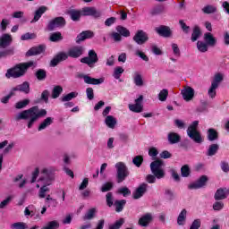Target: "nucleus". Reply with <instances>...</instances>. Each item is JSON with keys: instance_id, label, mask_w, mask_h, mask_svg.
Returning a JSON list of instances; mask_svg holds the SVG:
<instances>
[{"instance_id": "obj_1", "label": "nucleus", "mask_w": 229, "mask_h": 229, "mask_svg": "<svg viewBox=\"0 0 229 229\" xmlns=\"http://www.w3.org/2000/svg\"><path fill=\"white\" fill-rule=\"evenodd\" d=\"M56 169L54 166H45L43 168L38 169V167L31 173V175L29 179L30 183H35L37 189H39L38 198L43 199L46 198V192H49V185L53 184L55 182V173Z\"/></svg>"}, {"instance_id": "obj_2", "label": "nucleus", "mask_w": 229, "mask_h": 229, "mask_svg": "<svg viewBox=\"0 0 229 229\" xmlns=\"http://www.w3.org/2000/svg\"><path fill=\"white\" fill-rule=\"evenodd\" d=\"M47 114V111L46 109H38V106L30 107L28 110H24L21 113H18L14 115V121H22L29 119L28 128H32L33 124H35L36 121H38L39 117H44V115Z\"/></svg>"}, {"instance_id": "obj_3", "label": "nucleus", "mask_w": 229, "mask_h": 229, "mask_svg": "<svg viewBox=\"0 0 229 229\" xmlns=\"http://www.w3.org/2000/svg\"><path fill=\"white\" fill-rule=\"evenodd\" d=\"M85 53V47L83 46H75L68 50V53L61 52L56 55L53 60L50 62L52 67H56L57 64L67 60V58H80L81 55Z\"/></svg>"}, {"instance_id": "obj_4", "label": "nucleus", "mask_w": 229, "mask_h": 229, "mask_svg": "<svg viewBox=\"0 0 229 229\" xmlns=\"http://www.w3.org/2000/svg\"><path fill=\"white\" fill-rule=\"evenodd\" d=\"M164 161L162 159H157L150 164V171L152 174H148L145 178L148 183H156L157 179L162 180L165 178V170H164Z\"/></svg>"}, {"instance_id": "obj_5", "label": "nucleus", "mask_w": 229, "mask_h": 229, "mask_svg": "<svg viewBox=\"0 0 229 229\" xmlns=\"http://www.w3.org/2000/svg\"><path fill=\"white\" fill-rule=\"evenodd\" d=\"M33 65H35L33 61L16 64L14 67L7 70L5 77L8 79L21 78V76H24V74H26V71H28L30 67H33Z\"/></svg>"}, {"instance_id": "obj_6", "label": "nucleus", "mask_w": 229, "mask_h": 229, "mask_svg": "<svg viewBox=\"0 0 229 229\" xmlns=\"http://www.w3.org/2000/svg\"><path fill=\"white\" fill-rule=\"evenodd\" d=\"M198 124H199V121H194L188 126L187 135L195 142L196 144L203 143V137L201 136V132L198 131Z\"/></svg>"}, {"instance_id": "obj_7", "label": "nucleus", "mask_w": 229, "mask_h": 229, "mask_svg": "<svg viewBox=\"0 0 229 229\" xmlns=\"http://www.w3.org/2000/svg\"><path fill=\"white\" fill-rule=\"evenodd\" d=\"M114 167L116 169L117 183H123L130 176L128 166L123 162H118L114 165Z\"/></svg>"}, {"instance_id": "obj_8", "label": "nucleus", "mask_w": 229, "mask_h": 229, "mask_svg": "<svg viewBox=\"0 0 229 229\" xmlns=\"http://www.w3.org/2000/svg\"><path fill=\"white\" fill-rule=\"evenodd\" d=\"M225 80V74L223 73H216L213 77V81L211 82V86L208 90V96L211 98V99H214L216 96L217 89L219 88V85H221V82Z\"/></svg>"}, {"instance_id": "obj_9", "label": "nucleus", "mask_w": 229, "mask_h": 229, "mask_svg": "<svg viewBox=\"0 0 229 229\" xmlns=\"http://www.w3.org/2000/svg\"><path fill=\"white\" fill-rule=\"evenodd\" d=\"M144 97L140 95L137 99L134 100V104H129V110L134 112V114H140L144 110Z\"/></svg>"}, {"instance_id": "obj_10", "label": "nucleus", "mask_w": 229, "mask_h": 229, "mask_svg": "<svg viewBox=\"0 0 229 229\" xmlns=\"http://www.w3.org/2000/svg\"><path fill=\"white\" fill-rule=\"evenodd\" d=\"M15 146V143L11 142L8 144V140H4L0 143V149H4L3 154H0V171L3 169V158L4 155H8L12 149H13V147Z\"/></svg>"}, {"instance_id": "obj_11", "label": "nucleus", "mask_w": 229, "mask_h": 229, "mask_svg": "<svg viewBox=\"0 0 229 229\" xmlns=\"http://www.w3.org/2000/svg\"><path fill=\"white\" fill-rule=\"evenodd\" d=\"M65 26V19L64 17H56L52 19L47 24L48 31H53L56 28H64Z\"/></svg>"}, {"instance_id": "obj_12", "label": "nucleus", "mask_w": 229, "mask_h": 229, "mask_svg": "<svg viewBox=\"0 0 229 229\" xmlns=\"http://www.w3.org/2000/svg\"><path fill=\"white\" fill-rule=\"evenodd\" d=\"M98 54L94 50H89L88 56L81 59V64H87L89 67H92V64H98Z\"/></svg>"}, {"instance_id": "obj_13", "label": "nucleus", "mask_w": 229, "mask_h": 229, "mask_svg": "<svg viewBox=\"0 0 229 229\" xmlns=\"http://www.w3.org/2000/svg\"><path fill=\"white\" fill-rule=\"evenodd\" d=\"M81 15L84 17L90 16L95 19H99L101 17V11L96 9L95 7H84L81 9Z\"/></svg>"}, {"instance_id": "obj_14", "label": "nucleus", "mask_w": 229, "mask_h": 229, "mask_svg": "<svg viewBox=\"0 0 229 229\" xmlns=\"http://www.w3.org/2000/svg\"><path fill=\"white\" fill-rule=\"evenodd\" d=\"M149 38L148 37V34L144 32V30H140L136 32V34L133 37L134 42L136 44H139V46H142V44H146Z\"/></svg>"}, {"instance_id": "obj_15", "label": "nucleus", "mask_w": 229, "mask_h": 229, "mask_svg": "<svg viewBox=\"0 0 229 229\" xmlns=\"http://www.w3.org/2000/svg\"><path fill=\"white\" fill-rule=\"evenodd\" d=\"M157 35H160V37H164L165 38H169L171 35H173V31L171 30V28L161 25L155 29Z\"/></svg>"}, {"instance_id": "obj_16", "label": "nucleus", "mask_w": 229, "mask_h": 229, "mask_svg": "<svg viewBox=\"0 0 229 229\" xmlns=\"http://www.w3.org/2000/svg\"><path fill=\"white\" fill-rule=\"evenodd\" d=\"M80 78H82L84 83L88 85H101V83H105V78L96 79L89 75H81Z\"/></svg>"}, {"instance_id": "obj_17", "label": "nucleus", "mask_w": 229, "mask_h": 229, "mask_svg": "<svg viewBox=\"0 0 229 229\" xmlns=\"http://www.w3.org/2000/svg\"><path fill=\"white\" fill-rule=\"evenodd\" d=\"M181 94H182L184 101L189 102V101H192V99H194V89H192L190 86L184 87V89H182Z\"/></svg>"}, {"instance_id": "obj_18", "label": "nucleus", "mask_w": 229, "mask_h": 229, "mask_svg": "<svg viewBox=\"0 0 229 229\" xmlns=\"http://www.w3.org/2000/svg\"><path fill=\"white\" fill-rule=\"evenodd\" d=\"M148 191V183L143 182L141 183L136 191L132 193L134 199H139L144 196V193Z\"/></svg>"}, {"instance_id": "obj_19", "label": "nucleus", "mask_w": 229, "mask_h": 229, "mask_svg": "<svg viewBox=\"0 0 229 229\" xmlns=\"http://www.w3.org/2000/svg\"><path fill=\"white\" fill-rule=\"evenodd\" d=\"M207 182H208L207 175H202L195 182L190 184L189 189H201V187H205V185H207Z\"/></svg>"}, {"instance_id": "obj_20", "label": "nucleus", "mask_w": 229, "mask_h": 229, "mask_svg": "<svg viewBox=\"0 0 229 229\" xmlns=\"http://www.w3.org/2000/svg\"><path fill=\"white\" fill-rule=\"evenodd\" d=\"M12 35L10 34H3L0 38V48L5 49V47H8L10 44L13 42Z\"/></svg>"}, {"instance_id": "obj_21", "label": "nucleus", "mask_w": 229, "mask_h": 229, "mask_svg": "<svg viewBox=\"0 0 229 229\" xmlns=\"http://www.w3.org/2000/svg\"><path fill=\"white\" fill-rule=\"evenodd\" d=\"M12 92H24V94H30V82L25 81L22 84H20L13 88Z\"/></svg>"}, {"instance_id": "obj_22", "label": "nucleus", "mask_w": 229, "mask_h": 229, "mask_svg": "<svg viewBox=\"0 0 229 229\" xmlns=\"http://www.w3.org/2000/svg\"><path fill=\"white\" fill-rule=\"evenodd\" d=\"M204 41L208 46H209V47H215L216 44H217V39L210 32L204 34Z\"/></svg>"}, {"instance_id": "obj_23", "label": "nucleus", "mask_w": 229, "mask_h": 229, "mask_svg": "<svg viewBox=\"0 0 229 229\" xmlns=\"http://www.w3.org/2000/svg\"><path fill=\"white\" fill-rule=\"evenodd\" d=\"M46 51V47L43 45H40L38 47H34L30 48L27 53V56H35L37 55H41V53H44Z\"/></svg>"}, {"instance_id": "obj_24", "label": "nucleus", "mask_w": 229, "mask_h": 229, "mask_svg": "<svg viewBox=\"0 0 229 229\" xmlns=\"http://www.w3.org/2000/svg\"><path fill=\"white\" fill-rule=\"evenodd\" d=\"M92 37H94V32L90 30L82 31L77 36L76 43L80 44L81 42H83V40H87V38H92Z\"/></svg>"}, {"instance_id": "obj_25", "label": "nucleus", "mask_w": 229, "mask_h": 229, "mask_svg": "<svg viewBox=\"0 0 229 229\" xmlns=\"http://www.w3.org/2000/svg\"><path fill=\"white\" fill-rule=\"evenodd\" d=\"M153 221V215L147 213L139 219L140 226H148Z\"/></svg>"}, {"instance_id": "obj_26", "label": "nucleus", "mask_w": 229, "mask_h": 229, "mask_svg": "<svg viewBox=\"0 0 229 229\" xmlns=\"http://www.w3.org/2000/svg\"><path fill=\"white\" fill-rule=\"evenodd\" d=\"M46 12H47V7L46 6L39 7L34 13V18L30 21L31 24L35 22H38V21L40 20V17H42V15H44Z\"/></svg>"}, {"instance_id": "obj_27", "label": "nucleus", "mask_w": 229, "mask_h": 229, "mask_svg": "<svg viewBox=\"0 0 229 229\" xmlns=\"http://www.w3.org/2000/svg\"><path fill=\"white\" fill-rule=\"evenodd\" d=\"M133 83L136 87H144V79L140 72H134L132 75Z\"/></svg>"}, {"instance_id": "obj_28", "label": "nucleus", "mask_w": 229, "mask_h": 229, "mask_svg": "<svg viewBox=\"0 0 229 229\" xmlns=\"http://www.w3.org/2000/svg\"><path fill=\"white\" fill-rule=\"evenodd\" d=\"M55 118L53 117H47L41 123L39 124L38 130V131H42V130H46V128H49L51 124H53Z\"/></svg>"}, {"instance_id": "obj_29", "label": "nucleus", "mask_w": 229, "mask_h": 229, "mask_svg": "<svg viewBox=\"0 0 229 229\" xmlns=\"http://www.w3.org/2000/svg\"><path fill=\"white\" fill-rule=\"evenodd\" d=\"M167 140L170 144H178L182 140V137L176 132H170L168 133Z\"/></svg>"}, {"instance_id": "obj_30", "label": "nucleus", "mask_w": 229, "mask_h": 229, "mask_svg": "<svg viewBox=\"0 0 229 229\" xmlns=\"http://www.w3.org/2000/svg\"><path fill=\"white\" fill-rule=\"evenodd\" d=\"M105 123L107 128H111V130H114V128H115V125L117 124V119L113 115H107L105 119Z\"/></svg>"}, {"instance_id": "obj_31", "label": "nucleus", "mask_w": 229, "mask_h": 229, "mask_svg": "<svg viewBox=\"0 0 229 229\" xmlns=\"http://www.w3.org/2000/svg\"><path fill=\"white\" fill-rule=\"evenodd\" d=\"M207 137L208 140L210 142H214V140H217L219 139V134L217 133V131L216 129L210 128L207 131Z\"/></svg>"}, {"instance_id": "obj_32", "label": "nucleus", "mask_w": 229, "mask_h": 229, "mask_svg": "<svg viewBox=\"0 0 229 229\" xmlns=\"http://www.w3.org/2000/svg\"><path fill=\"white\" fill-rule=\"evenodd\" d=\"M96 208H92L88 210V212L82 216V221H92L94 217H96Z\"/></svg>"}, {"instance_id": "obj_33", "label": "nucleus", "mask_w": 229, "mask_h": 229, "mask_svg": "<svg viewBox=\"0 0 229 229\" xmlns=\"http://www.w3.org/2000/svg\"><path fill=\"white\" fill-rule=\"evenodd\" d=\"M187 220V209H182L177 217V225L179 226H183L185 221Z\"/></svg>"}, {"instance_id": "obj_34", "label": "nucleus", "mask_w": 229, "mask_h": 229, "mask_svg": "<svg viewBox=\"0 0 229 229\" xmlns=\"http://www.w3.org/2000/svg\"><path fill=\"white\" fill-rule=\"evenodd\" d=\"M217 151H219V145L218 144H211L207 151V156L208 157H214V155H216V153H217Z\"/></svg>"}, {"instance_id": "obj_35", "label": "nucleus", "mask_w": 229, "mask_h": 229, "mask_svg": "<svg viewBox=\"0 0 229 229\" xmlns=\"http://www.w3.org/2000/svg\"><path fill=\"white\" fill-rule=\"evenodd\" d=\"M197 49L199 53H207L208 51V45L205 41H198Z\"/></svg>"}, {"instance_id": "obj_36", "label": "nucleus", "mask_w": 229, "mask_h": 229, "mask_svg": "<svg viewBox=\"0 0 229 229\" xmlns=\"http://www.w3.org/2000/svg\"><path fill=\"white\" fill-rule=\"evenodd\" d=\"M64 92V89L62 86H55L52 90V98L56 99L57 98H60V94Z\"/></svg>"}, {"instance_id": "obj_37", "label": "nucleus", "mask_w": 229, "mask_h": 229, "mask_svg": "<svg viewBox=\"0 0 229 229\" xmlns=\"http://www.w3.org/2000/svg\"><path fill=\"white\" fill-rule=\"evenodd\" d=\"M199 37H201V30H199V27L195 26L191 34V42H196Z\"/></svg>"}, {"instance_id": "obj_38", "label": "nucleus", "mask_w": 229, "mask_h": 229, "mask_svg": "<svg viewBox=\"0 0 229 229\" xmlns=\"http://www.w3.org/2000/svg\"><path fill=\"white\" fill-rule=\"evenodd\" d=\"M58 228H60V223H58V221L56 220L50 221L47 224V225L42 227V229H58Z\"/></svg>"}, {"instance_id": "obj_39", "label": "nucleus", "mask_w": 229, "mask_h": 229, "mask_svg": "<svg viewBox=\"0 0 229 229\" xmlns=\"http://www.w3.org/2000/svg\"><path fill=\"white\" fill-rule=\"evenodd\" d=\"M24 216H26V217H33V216H35V206L30 205L27 208H25Z\"/></svg>"}, {"instance_id": "obj_40", "label": "nucleus", "mask_w": 229, "mask_h": 229, "mask_svg": "<svg viewBox=\"0 0 229 229\" xmlns=\"http://www.w3.org/2000/svg\"><path fill=\"white\" fill-rule=\"evenodd\" d=\"M202 12L203 13H216V12H217V7L214 6V5H206L202 8Z\"/></svg>"}, {"instance_id": "obj_41", "label": "nucleus", "mask_w": 229, "mask_h": 229, "mask_svg": "<svg viewBox=\"0 0 229 229\" xmlns=\"http://www.w3.org/2000/svg\"><path fill=\"white\" fill-rule=\"evenodd\" d=\"M125 205H126L125 199L116 200L114 202V207H115L116 212H123V208H124Z\"/></svg>"}, {"instance_id": "obj_42", "label": "nucleus", "mask_w": 229, "mask_h": 229, "mask_svg": "<svg viewBox=\"0 0 229 229\" xmlns=\"http://www.w3.org/2000/svg\"><path fill=\"white\" fill-rule=\"evenodd\" d=\"M215 199L216 201H219L221 199H226V193H225V191L222 189H219L215 193Z\"/></svg>"}, {"instance_id": "obj_43", "label": "nucleus", "mask_w": 229, "mask_h": 229, "mask_svg": "<svg viewBox=\"0 0 229 229\" xmlns=\"http://www.w3.org/2000/svg\"><path fill=\"white\" fill-rule=\"evenodd\" d=\"M167 96H169V90L166 89H162L159 94L157 95V98L159 101H167Z\"/></svg>"}, {"instance_id": "obj_44", "label": "nucleus", "mask_w": 229, "mask_h": 229, "mask_svg": "<svg viewBox=\"0 0 229 229\" xmlns=\"http://www.w3.org/2000/svg\"><path fill=\"white\" fill-rule=\"evenodd\" d=\"M74 98H78V92H71L65 96H64L61 98V101H63L64 103L67 102V101H71L72 99H74Z\"/></svg>"}, {"instance_id": "obj_45", "label": "nucleus", "mask_w": 229, "mask_h": 229, "mask_svg": "<svg viewBox=\"0 0 229 229\" xmlns=\"http://www.w3.org/2000/svg\"><path fill=\"white\" fill-rule=\"evenodd\" d=\"M116 31L123 37H130V30L123 26L116 27Z\"/></svg>"}, {"instance_id": "obj_46", "label": "nucleus", "mask_w": 229, "mask_h": 229, "mask_svg": "<svg viewBox=\"0 0 229 229\" xmlns=\"http://www.w3.org/2000/svg\"><path fill=\"white\" fill-rule=\"evenodd\" d=\"M72 21H80V17H81V11H71L70 12Z\"/></svg>"}, {"instance_id": "obj_47", "label": "nucleus", "mask_w": 229, "mask_h": 229, "mask_svg": "<svg viewBox=\"0 0 229 229\" xmlns=\"http://www.w3.org/2000/svg\"><path fill=\"white\" fill-rule=\"evenodd\" d=\"M181 174L183 178L189 177V175L191 174V168L187 165H184L181 168Z\"/></svg>"}, {"instance_id": "obj_48", "label": "nucleus", "mask_w": 229, "mask_h": 229, "mask_svg": "<svg viewBox=\"0 0 229 229\" xmlns=\"http://www.w3.org/2000/svg\"><path fill=\"white\" fill-rule=\"evenodd\" d=\"M47 76V73L46 72V70L43 69H39L36 72V77L38 78V80H39L40 81H42V80H46V77Z\"/></svg>"}, {"instance_id": "obj_49", "label": "nucleus", "mask_w": 229, "mask_h": 229, "mask_svg": "<svg viewBox=\"0 0 229 229\" xmlns=\"http://www.w3.org/2000/svg\"><path fill=\"white\" fill-rule=\"evenodd\" d=\"M123 72H124V69H123V67H121V66H117L116 68H114L113 76L115 80H119V78H121V74H123Z\"/></svg>"}, {"instance_id": "obj_50", "label": "nucleus", "mask_w": 229, "mask_h": 229, "mask_svg": "<svg viewBox=\"0 0 229 229\" xmlns=\"http://www.w3.org/2000/svg\"><path fill=\"white\" fill-rule=\"evenodd\" d=\"M63 38L62 33L60 32H54L50 36L51 42H58V40H62Z\"/></svg>"}, {"instance_id": "obj_51", "label": "nucleus", "mask_w": 229, "mask_h": 229, "mask_svg": "<svg viewBox=\"0 0 229 229\" xmlns=\"http://www.w3.org/2000/svg\"><path fill=\"white\" fill-rule=\"evenodd\" d=\"M30 105V99H24L15 104V108L18 110H21V108H25V106H28Z\"/></svg>"}, {"instance_id": "obj_52", "label": "nucleus", "mask_w": 229, "mask_h": 229, "mask_svg": "<svg viewBox=\"0 0 229 229\" xmlns=\"http://www.w3.org/2000/svg\"><path fill=\"white\" fill-rule=\"evenodd\" d=\"M33 38H37V34L27 32L21 37V40H33Z\"/></svg>"}, {"instance_id": "obj_53", "label": "nucleus", "mask_w": 229, "mask_h": 229, "mask_svg": "<svg viewBox=\"0 0 229 229\" xmlns=\"http://www.w3.org/2000/svg\"><path fill=\"white\" fill-rule=\"evenodd\" d=\"M142 162H144V158L142 157V156H136L132 159V164H134L136 167H140V165H142Z\"/></svg>"}, {"instance_id": "obj_54", "label": "nucleus", "mask_w": 229, "mask_h": 229, "mask_svg": "<svg viewBox=\"0 0 229 229\" xmlns=\"http://www.w3.org/2000/svg\"><path fill=\"white\" fill-rule=\"evenodd\" d=\"M123 225H124V218H121L118 221H116L115 224H112L109 226V229H119L121 228V226H123Z\"/></svg>"}, {"instance_id": "obj_55", "label": "nucleus", "mask_w": 229, "mask_h": 229, "mask_svg": "<svg viewBox=\"0 0 229 229\" xmlns=\"http://www.w3.org/2000/svg\"><path fill=\"white\" fill-rule=\"evenodd\" d=\"M10 20L4 18L0 22V31H4L8 26H10Z\"/></svg>"}, {"instance_id": "obj_56", "label": "nucleus", "mask_w": 229, "mask_h": 229, "mask_svg": "<svg viewBox=\"0 0 229 229\" xmlns=\"http://www.w3.org/2000/svg\"><path fill=\"white\" fill-rule=\"evenodd\" d=\"M135 55L136 56H139L140 58H141V60H143L144 62H149V57H148V55H146L144 52L138 49L135 51Z\"/></svg>"}, {"instance_id": "obj_57", "label": "nucleus", "mask_w": 229, "mask_h": 229, "mask_svg": "<svg viewBox=\"0 0 229 229\" xmlns=\"http://www.w3.org/2000/svg\"><path fill=\"white\" fill-rule=\"evenodd\" d=\"M11 228L13 229H26L28 228V225L25 223L18 222L14 223L11 225Z\"/></svg>"}, {"instance_id": "obj_58", "label": "nucleus", "mask_w": 229, "mask_h": 229, "mask_svg": "<svg viewBox=\"0 0 229 229\" xmlns=\"http://www.w3.org/2000/svg\"><path fill=\"white\" fill-rule=\"evenodd\" d=\"M223 208H225V203H223V201H216L213 204V209L219 211V210H223Z\"/></svg>"}, {"instance_id": "obj_59", "label": "nucleus", "mask_w": 229, "mask_h": 229, "mask_svg": "<svg viewBox=\"0 0 229 229\" xmlns=\"http://www.w3.org/2000/svg\"><path fill=\"white\" fill-rule=\"evenodd\" d=\"M112 187H114V183L106 182L104 185H102L101 191L102 192H108V191H112Z\"/></svg>"}, {"instance_id": "obj_60", "label": "nucleus", "mask_w": 229, "mask_h": 229, "mask_svg": "<svg viewBox=\"0 0 229 229\" xmlns=\"http://www.w3.org/2000/svg\"><path fill=\"white\" fill-rule=\"evenodd\" d=\"M179 24L184 33H189L191 31V27L187 26V24H185V21H183V20H180Z\"/></svg>"}, {"instance_id": "obj_61", "label": "nucleus", "mask_w": 229, "mask_h": 229, "mask_svg": "<svg viewBox=\"0 0 229 229\" xmlns=\"http://www.w3.org/2000/svg\"><path fill=\"white\" fill-rule=\"evenodd\" d=\"M86 96L89 101H92L94 99V89L92 88H88L86 89Z\"/></svg>"}, {"instance_id": "obj_62", "label": "nucleus", "mask_w": 229, "mask_h": 229, "mask_svg": "<svg viewBox=\"0 0 229 229\" xmlns=\"http://www.w3.org/2000/svg\"><path fill=\"white\" fill-rule=\"evenodd\" d=\"M157 155H158V149H157V148L152 147L148 149V156L152 157V158H157Z\"/></svg>"}, {"instance_id": "obj_63", "label": "nucleus", "mask_w": 229, "mask_h": 229, "mask_svg": "<svg viewBox=\"0 0 229 229\" xmlns=\"http://www.w3.org/2000/svg\"><path fill=\"white\" fill-rule=\"evenodd\" d=\"M220 167L224 173H229V164L226 161H222L220 163Z\"/></svg>"}, {"instance_id": "obj_64", "label": "nucleus", "mask_w": 229, "mask_h": 229, "mask_svg": "<svg viewBox=\"0 0 229 229\" xmlns=\"http://www.w3.org/2000/svg\"><path fill=\"white\" fill-rule=\"evenodd\" d=\"M172 50H173L174 56H180V47H178V44L173 43Z\"/></svg>"}]
</instances>
